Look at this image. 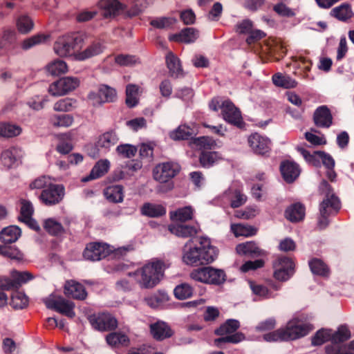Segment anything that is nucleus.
I'll list each match as a JSON object with an SVG mask.
<instances>
[{
    "label": "nucleus",
    "mask_w": 354,
    "mask_h": 354,
    "mask_svg": "<svg viewBox=\"0 0 354 354\" xmlns=\"http://www.w3.org/2000/svg\"><path fill=\"white\" fill-rule=\"evenodd\" d=\"M350 337L351 332L346 326H340L335 332H332V342L335 344L345 342Z\"/></svg>",
    "instance_id": "bf43d9fd"
},
{
    "label": "nucleus",
    "mask_w": 354,
    "mask_h": 354,
    "mask_svg": "<svg viewBox=\"0 0 354 354\" xmlns=\"http://www.w3.org/2000/svg\"><path fill=\"white\" fill-rule=\"evenodd\" d=\"M43 227L49 234L53 236H61L65 233L62 224L53 218L44 220Z\"/></svg>",
    "instance_id": "c9c22d12"
},
{
    "label": "nucleus",
    "mask_w": 354,
    "mask_h": 354,
    "mask_svg": "<svg viewBox=\"0 0 354 354\" xmlns=\"http://www.w3.org/2000/svg\"><path fill=\"white\" fill-rule=\"evenodd\" d=\"M0 254L17 263L24 260V254L15 247L0 245Z\"/></svg>",
    "instance_id": "ea45409f"
},
{
    "label": "nucleus",
    "mask_w": 354,
    "mask_h": 354,
    "mask_svg": "<svg viewBox=\"0 0 354 354\" xmlns=\"http://www.w3.org/2000/svg\"><path fill=\"white\" fill-rule=\"evenodd\" d=\"M21 131L22 129L19 125L7 122H0V138H14L20 135Z\"/></svg>",
    "instance_id": "2f4dec72"
},
{
    "label": "nucleus",
    "mask_w": 354,
    "mask_h": 354,
    "mask_svg": "<svg viewBox=\"0 0 354 354\" xmlns=\"http://www.w3.org/2000/svg\"><path fill=\"white\" fill-rule=\"evenodd\" d=\"M319 189L322 194H325V198L319 205L320 216L318 219V227L320 229L325 228L328 224V217L335 214L340 209V201L330 189V185L323 180L319 186Z\"/></svg>",
    "instance_id": "f03ea898"
},
{
    "label": "nucleus",
    "mask_w": 354,
    "mask_h": 354,
    "mask_svg": "<svg viewBox=\"0 0 354 354\" xmlns=\"http://www.w3.org/2000/svg\"><path fill=\"white\" fill-rule=\"evenodd\" d=\"M182 260L187 266H200L197 246L190 247L188 250H185L183 252Z\"/></svg>",
    "instance_id": "49530a36"
},
{
    "label": "nucleus",
    "mask_w": 354,
    "mask_h": 354,
    "mask_svg": "<svg viewBox=\"0 0 354 354\" xmlns=\"http://www.w3.org/2000/svg\"><path fill=\"white\" fill-rule=\"evenodd\" d=\"M175 22L176 19L173 17H162L152 19L150 24L154 28L164 29L171 27Z\"/></svg>",
    "instance_id": "774afa93"
},
{
    "label": "nucleus",
    "mask_w": 354,
    "mask_h": 354,
    "mask_svg": "<svg viewBox=\"0 0 354 354\" xmlns=\"http://www.w3.org/2000/svg\"><path fill=\"white\" fill-rule=\"evenodd\" d=\"M295 264L291 259L286 257L278 258L273 263V277L278 281H286L292 275Z\"/></svg>",
    "instance_id": "f8f14e48"
},
{
    "label": "nucleus",
    "mask_w": 354,
    "mask_h": 354,
    "mask_svg": "<svg viewBox=\"0 0 354 354\" xmlns=\"http://www.w3.org/2000/svg\"><path fill=\"white\" fill-rule=\"evenodd\" d=\"M194 209L190 205L176 209L169 212L170 219L176 223H185L193 219Z\"/></svg>",
    "instance_id": "b1692460"
},
{
    "label": "nucleus",
    "mask_w": 354,
    "mask_h": 354,
    "mask_svg": "<svg viewBox=\"0 0 354 354\" xmlns=\"http://www.w3.org/2000/svg\"><path fill=\"white\" fill-rule=\"evenodd\" d=\"M248 143L252 149L259 154H266L270 151V140L255 133L248 137Z\"/></svg>",
    "instance_id": "a211bd4d"
},
{
    "label": "nucleus",
    "mask_w": 354,
    "mask_h": 354,
    "mask_svg": "<svg viewBox=\"0 0 354 354\" xmlns=\"http://www.w3.org/2000/svg\"><path fill=\"white\" fill-rule=\"evenodd\" d=\"M308 264L311 272L314 274L322 277H328L329 275V268L322 259H313L309 261Z\"/></svg>",
    "instance_id": "a19ab883"
},
{
    "label": "nucleus",
    "mask_w": 354,
    "mask_h": 354,
    "mask_svg": "<svg viewBox=\"0 0 354 354\" xmlns=\"http://www.w3.org/2000/svg\"><path fill=\"white\" fill-rule=\"evenodd\" d=\"M192 279L207 284L220 285L225 281V273L221 269L203 267L192 270L189 274Z\"/></svg>",
    "instance_id": "423d86ee"
},
{
    "label": "nucleus",
    "mask_w": 354,
    "mask_h": 354,
    "mask_svg": "<svg viewBox=\"0 0 354 354\" xmlns=\"http://www.w3.org/2000/svg\"><path fill=\"white\" fill-rule=\"evenodd\" d=\"M138 86L136 84H128L126 88V104L131 108L138 103Z\"/></svg>",
    "instance_id": "5fc2aeb1"
},
{
    "label": "nucleus",
    "mask_w": 354,
    "mask_h": 354,
    "mask_svg": "<svg viewBox=\"0 0 354 354\" xmlns=\"http://www.w3.org/2000/svg\"><path fill=\"white\" fill-rule=\"evenodd\" d=\"M331 15L340 21H346L353 16V11L349 4L344 3L334 8L331 10Z\"/></svg>",
    "instance_id": "de8ad7c7"
},
{
    "label": "nucleus",
    "mask_w": 354,
    "mask_h": 354,
    "mask_svg": "<svg viewBox=\"0 0 354 354\" xmlns=\"http://www.w3.org/2000/svg\"><path fill=\"white\" fill-rule=\"evenodd\" d=\"M174 295L178 299H185L190 297L193 294V288L188 283L178 285L174 290Z\"/></svg>",
    "instance_id": "052dcab7"
},
{
    "label": "nucleus",
    "mask_w": 354,
    "mask_h": 354,
    "mask_svg": "<svg viewBox=\"0 0 354 354\" xmlns=\"http://www.w3.org/2000/svg\"><path fill=\"white\" fill-rule=\"evenodd\" d=\"M231 230L236 236H251L257 234V230L256 227L243 224H232L231 225Z\"/></svg>",
    "instance_id": "09e8293b"
},
{
    "label": "nucleus",
    "mask_w": 354,
    "mask_h": 354,
    "mask_svg": "<svg viewBox=\"0 0 354 354\" xmlns=\"http://www.w3.org/2000/svg\"><path fill=\"white\" fill-rule=\"evenodd\" d=\"M169 232L178 237L182 238H193L196 236L201 231L199 225H183L173 224L168 227Z\"/></svg>",
    "instance_id": "f3484780"
},
{
    "label": "nucleus",
    "mask_w": 354,
    "mask_h": 354,
    "mask_svg": "<svg viewBox=\"0 0 354 354\" xmlns=\"http://www.w3.org/2000/svg\"><path fill=\"white\" fill-rule=\"evenodd\" d=\"M138 149L136 146L129 144L120 145L116 148L118 153L124 158H131L134 157Z\"/></svg>",
    "instance_id": "338daca9"
},
{
    "label": "nucleus",
    "mask_w": 354,
    "mask_h": 354,
    "mask_svg": "<svg viewBox=\"0 0 354 354\" xmlns=\"http://www.w3.org/2000/svg\"><path fill=\"white\" fill-rule=\"evenodd\" d=\"M88 100L93 106H100L104 103L113 102L117 99V92L113 88L101 84L97 92H90L88 95Z\"/></svg>",
    "instance_id": "9b49d317"
},
{
    "label": "nucleus",
    "mask_w": 354,
    "mask_h": 354,
    "mask_svg": "<svg viewBox=\"0 0 354 354\" xmlns=\"http://www.w3.org/2000/svg\"><path fill=\"white\" fill-rule=\"evenodd\" d=\"M140 212L144 216L155 218L165 215L166 208L160 204L146 203L142 206Z\"/></svg>",
    "instance_id": "a878e982"
},
{
    "label": "nucleus",
    "mask_w": 354,
    "mask_h": 354,
    "mask_svg": "<svg viewBox=\"0 0 354 354\" xmlns=\"http://www.w3.org/2000/svg\"><path fill=\"white\" fill-rule=\"evenodd\" d=\"M283 328L286 341L295 340L308 335L313 328L297 318L290 320Z\"/></svg>",
    "instance_id": "0eeeda50"
},
{
    "label": "nucleus",
    "mask_w": 354,
    "mask_h": 354,
    "mask_svg": "<svg viewBox=\"0 0 354 354\" xmlns=\"http://www.w3.org/2000/svg\"><path fill=\"white\" fill-rule=\"evenodd\" d=\"M272 80L273 84L278 87L284 88H292L297 86V82L288 75H283L280 73L272 75Z\"/></svg>",
    "instance_id": "58836bf2"
},
{
    "label": "nucleus",
    "mask_w": 354,
    "mask_h": 354,
    "mask_svg": "<svg viewBox=\"0 0 354 354\" xmlns=\"http://www.w3.org/2000/svg\"><path fill=\"white\" fill-rule=\"evenodd\" d=\"M240 326L239 322L236 319H228L219 328L215 330L217 335H225L214 340L216 346L220 347L221 343L237 344L245 339V335L242 333H234Z\"/></svg>",
    "instance_id": "39448f33"
},
{
    "label": "nucleus",
    "mask_w": 354,
    "mask_h": 354,
    "mask_svg": "<svg viewBox=\"0 0 354 354\" xmlns=\"http://www.w3.org/2000/svg\"><path fill=\"white\" fill-rule=\"evenodd\" d=\"M73 122L74 118L69 114H55L50 118V123L55 128H68Z\"/></svg>",
    "instance_id": "e433bc0d"
},
{
    "label": "nucleus",
    "mask_w": 354,
    "mask_h": 354,
    "mask_svg": "<svg viewBox=\"0 0 354 354\" xmlns=\"http://www.w3.org/2000/svg\"><path fill=\"white\" fill-rule=\"evenodd\" d=\"M304 216L305 207L299 203L290 205L285 212V217L291 222L300 221Z\"/></svg>",
    "instance_id": "bb28decb"
},
{
    "label": "nucleus",
    "mask_w": 354,
    "mask_h": 354,
    "mask_svg": "<svg viewBox=\"0 0 354 354\" xmlns=\"http://www.w3.org/2000/svg\"><path fill=\"white\" fill-rule=\"evenodd\" d=\"M57 138L59 140V143L57 145V151L62 154H68L73 149L71 143L64 142L65 139H69L70 135L68 133H61L57 135Z\"/></svg>",
    "instance_id": "69168bd1"
},
{
    "label": "nucleus",
    "mask_w": 354,
    "mask_h": 354,
    "mask_svg": "<svg viewBox=\"0 0 354 354\" xmlns=\"http://www.w3.org/2000/svg\"><path fill=\"white\" fill-rule=\"evenodd\" d=\"M11 275L14 278V283L15 288H19L21 284L26 283L29 280L33 279V276L28 272H19L17 270H12Z\"/></svg>",
    "instance_id": "e2e57ef3"
},
{
    "label": "nucleus",
    "mask_w": 354,
    "mask_h": 354,
    "mask_svg": "<svg viewBox=\"0 0 354 354\" xmlns=\"http://www.w3.org/2000/svg\"><path fill=\"white\" fill-rule=\"evenodd\" d=\"M166 64L171 76L178 77L183 75L180 59L171 51L166 55Z\"/></svg>",
    "instance_id": "c756f323"
},
{
    "label": "nucleus",
    "mask_w": 354,
    "mask_h": 354,
    "mask_svg": "<svg viewBox=\"0 0 354 354\" xmlns=\"http://www.w3.org/2000/svg\"><path fill=\"white\" fill-rule=\"evenodd\" d=\"M110 168V162L107 159L98 160L92 168L89 175L85 178L84 180H91L99 178L104 176Z\"/></svg>",
    "instance_id": "393cba45"
},
{
    "label": "nucleus",
    "mask_w": 354,
    "mask_h": 354,
    "mask_svg": "<svg viewBox=\"0 0 354 354\" xmlns=\"http://www.w3.org/2000/svg\"><path fill=\"white\" fill-rule=\"evenodd\" d=\"M28 304V298L21 292L15 293L10 301V306L15 309H22Z\"/></svg>",
    "instance_id": "0e129e2a"
},
{
    "label": "nucleus",
    "mask_w": 354,
    "mask_h": 354,
    "mask_svg": "<svg viewBox=\"0 0 354 354\" xmlns=\"http://www.w3.org/2000/svg\"><path fill=\"white\" fill-rule=\"evenodd\" d=\"M106 198L112 203H121L123 201V187L121 185H111L104 191Z\"/></svg>",
    "instance_id": "f704fd0d"
},
{
    "label": "nucleus",
    "mask_w": 354,
    "mask_h": 354,
    "mask_svg": "<svg viewBox=\"0 0 354 354\" xmlns=\"http://www.w3.org/2000/svg\"><path fill=\"white\" fill-rule=\"evenodd\" d=\"M192 135V129L187 125H180L169 133V137L174 140H187Z\"/></svg>",
    "instance_id": "603ef678"
},
{
    "label": "nucleus",
    "mask_w": 354,
    "mask_h": 354,
    "mask_svg": "<svg viewBox=\"0 0 354 354\" xmlns=\"http://www.w3.org/2000/svg\"><path fill=\"white\" fill-rule=\"evenodd\" d=\"M84 42V35L80 32H71L59 37L54 44L53 49L59 57H68L77 53Z\"/></svg>",
    "instance_id": "7ed1b4c3"
},
{
    "label": "nucleus",
    "mask_w": 354,
    "mask_h": 354,
    "mask_svg": "<svg viewBox=\"0 0 354 354\" xmlns=\"http://www.w3.org/2000/svg\"><path fill=\"white\" fill-rule=\"evenodd\" d=\"M17 149L12 148L2 152L0 158V165L6 169L12 167L17 161Z\"/></svg>",
    "instance_id": "a18cd8bd"
},
{
    "label": "nucleus",
    "mask_w": 354,
    "mask_h": 354,
    "mask_svg": "<svg viewBox=\"0 0 354 354\" xmlns=\"http://www.w3.org/2000/svg\"><path fill=\"white\" fill-rule=\"evenodd\" d=\"M118 141V138L116 133L113 131H107L99 137L97 145L102 148L106 149H110L114 146Z\"/></svg>",
    "instance_id": "c03bdc74"
},
{
    "label": "nucleus",
    "mask_w": 354,
    "mask_h": 354,
    "mask_svg": "<svg viewBox=\"0 0 354 354\" xmlns=\"http://www.w3.org/2000/svg\"><path fill=\"white\" fill-rule=\"evenodd\" d=\"M168 300L169 296L167 293L164 291H158L157 292L144 299V301L146 304L153 308L158 307L160 305Z\"/></svg>",
    "instance_id": "79ce46f5"
},
{
    "label": "nucleus",
    "mask_w": 354,
    "mask_h": 354,
    "mask_svg": "<svg viewBox=\"0 0 354 354\" xmlns=\"http://www.w3.org/2000/svg\"><path fill=\"white\" fill-rule=\"evenodd\" d=\"M50 36L44 34H37L23 41L21 47L24 50H28L36 45L45 43Z\"/></svg>",
    "instance_id": "864d4df0"
},
{
    "label": "nucleus",
    "mask_w": 354,
    "mask_h": 354,
    "mask_svg": "<svg viewBox=\"0 0 354 354\" xmlns=\"http://www.w3.org/2000/svg\"><path fill=\"white\" fill-rule=\"evenodd\" d=\"M199 246H197V254L200 266L212 263L218 257V251L212 245L211 241L206 236L198 238Z\"/></svg>",
    "instance_id": "9d476101"
},
{
    "label": "nucleus",
    "mask_w": 354,
    "mask_h": 354,
    "mask_svg": "<svg viewBox=\"0 0 354 354\" xmlns=\"http://www.w3.org/2000/svg\"><path fill=\"white\" fill-rule=\"evenodd\" d=\"M315 124L321 128H328L333 123V116L326 106H319L314 112Z\"/></svg>",
    "instance_id": "412c9836"
},
{
    "label": "nucleus",
    "mask_w": 354,
    "mask_h": 354,
    "mask_svg": "<svg viewBox=\"0 0 354 354\" xmlns=\"http://www.w3.org/2000/svg\"><path fill=\"white\" fill-rule=\"evenodd\" d=\"M107 344L111 346H128L129 339L127 335L121 332L111 333L106 337Z\"/></svg>",
    "instance_id": "4c0bfd02"
},
{
    "label": "nucleus",
    "mask_w": 354,
    "mask_h": 354,
    "mask_svg": "<svg viewBox=\"0 0 354 354\" xmlns=\"http://www.w3.org/2000/svg\"><path fill=\"white\" fill-rule=\"evenodd\" d=\"M46 69L52 75L58 76L68 71V66L65 62L56 59L49 63Z\"/></svg>",
    "instance_id": "8fccbe9b"
},
{
    "label": "nucleus",
    "mask_w": 354,
    "mask_h": 354,
    "mask_svg": "<svg viewBox=\"0 0 354 354\" xmlns=\"http://www.w3.org/2000/svg\"><path fill=\"white\" fill-rule=\"evenodd\" d=\"M250 287L252 292L264 299L274 298L275 295L272 294L270 290L265 286L250 281Z\"/></svg>",
    "instance_id": "13d9d810"
},
{
    "label": "nucleus",
    "mask_w": 354,
    "mask_h": 354,
    "mask_svg": "<svg viewBox=\"0 0 354 354\" xmlns=\"http://www.w3.org/2000/svg\"><path fill=\"white\" fill-rule=\"evenodd\" d=\"M194 144L201 152L214 149L216 147V140L209 136L197 138L194 140Z\"/></svg>",
    "instance_id": "3c124183"
},
{
    "label": "nucleus",
    "mask_w": 354,
    "mask_h": 354,
    "mask_svg": "<svg viewBox=\"0 0 354 354\" xmlns=\"http://www.w3.org/2000/svg\"><path fill=\"white\" fill-rule=\"evenodd\" d=\"M280 171L284 180L288 183L294 182L301 172L299 166L296 162L288 160L281 162Z\"/></svg>",
    "instance_id": "4be33fe9"
},
{
    "label": "nucleus",
    "mask_w": 354,
    "mask_h": 354,
    "mask_svg": "<svg viewBox=\"0 0 354 354\" xmlns=\"http://www.w3.org/2000/svg\"><path fill=\"white\" fill-rule=\"evenodd\" d=\"M34 26L32 20L26 15L19 17L17 20V28L19 32L26 34L29 32Z\"/></svg>",
    "instance_id": "680f3d73"
},
{
    "label": "nucleus",
    "mask_w": 354,
    "mask_h": 354,
    "mask_svg": "<svg viewBox=\"0 0 354 354\" xmlns=\"http://www.w3.org/2000/svg\"><path fill=\"white\" fill-rule=\"evenodd\" d=\"M180 169V165L176 162H160L156 165L152 170L153 178L161 184L167 183L165 191H169L174 188L171 179L179 174Z\"/></svg>",
    "instance_id": "20e7f679"
},
{
    "label": "nucleus",
    "mask_w": 354,
    "mask_h": 354,
    "mask_svg": "<svg viewBox=\"0 0 354 354\" xmlns=\"http://www.w3.org/2000/svg\"><path fill=\"white\" fill-rule=\"evenodd\" d=\"M225 196L230 201L232 208H237L244 205L247 201V196L242 190L238 188L230 187L225 192Z\"/></svg>",
    "instance_id": "5701e85b"
},
{
    "label": "nucleus",
    "mask_w": 354,
    "mask_h": 354,
    "mask_svg": "<svg viewBox=\"0 0 354 354\" xmlns=\"http://www.w3.org/2000/svg\"><path fill=\"white\" fill-rule=\"evenodd\" d=\"M65 196L63 185L49 184L43 189L39 196L40 201L46 206H53L62 201Z\"/></svg>",
    "instance_id": "6e6552de"
},
{
    "label": "nucleus",
    "mask_w": 354,
    "mask_h": 354,
    "mask_svg": "<svg viewBox=\"0 0 354 354\" xmlns=\"http://www.w3.org/2000/svg\"><path fill=\"white\" fill-rule=\"evenodd\" d=\"M328 341L332 342V330L321 329L313 337L312 344L314 346H320Z\"/></svg>",
    "instance_id": "4d7b16f0"
},
{
    "label": "nucleus",
    "mask_w": 354,
    "mask_h": 354,
    "mask_svg": "<svg viewBox=\"0 0 354 354\" xmlns=\"http://www.w3.org/2000/svg\"><path fill=\"white\" fill-rule=\"evenodd\" d=\"M44 302L46 306L49 309L55 310L70 318H73L75 316L74 311L75 304L62 297H55V296L51 295L45 298Z\"/></svg>",
    "instance_id": "1a4fd4ad"
},
{
    "label": "nucleus",
    "mask_w": 354,
    "mask_h": 354,
    "mask_svg": "<svg viewBox=\"0 0 354 354\" xmlns=\"http://www.w3.org/2000/svg\"><path fill=\"white\" fill-rule=\"evenodd\" d=\"M88 320L91 326L100 331L113 330L118 327L117 319L109 313L91 315Z\"/></svg>",
    "instance_id": "ddd939ff"
},
{
    "label": "nucleus",
    "mask_w": 354,
    "mask_h": 354,
    "mask_svg": "<svg viewBox=\"0 0 354 354\" xmlns=\"http://www.w3.org/2000/svg\"><path fill=\"white\" fill-rule=\"evenodd\" d=\"M16 39L17 35L14 30L8 28L3 29L0 39V48L4 50H9L14 48Z\"/></svg>",
    "instance_id": "c85d7f7f"
},
{
    "label": "nucleus",
    "mask_w": 354,
    "mask_h": 354,
    "mask_svg": "<svg viewBox=\"0 0 354 354\" xmlns=\"http://www.w3.org/2000/svg\"><path fill=\"white\" fill-rule=\"evenodd\" d=\"M198 37V32L193 28H187L178 35H174L171 39L186 44L194 42Z\"/></svg>",
    "instance_id": "72a5a7b5"
},
{
    "label": "nucleus",
    "mask_w": 354,
    "mask_h": 354,
    "mask_svg": "<svg viewBox=\"0 0 354 354\" xmlns=\"http://www.w3.org/2000/svg\"><path fill=\"white\" fill-rule=\"evenodd\" d=\"M64 293L67 297L77 300H84L87 297L85 287L75 280H68L65 282Z\"/></svg>",
    "instance_id": "dca6fc26"
},
{
    "label": "nucleus",
    "mask_w": 354,
    "mask_h": 354,
    "mask_svg": "<svg viewBox=\"0 0 354 354\" xmlns=\"http://www.w3.org/2000/svg\"><path fill=\"white\" fill-rule=\"evenodd\" d=\"M103 51V46L99 42H94L88 46L84 50L78 52L75 55V59L84 61L93 56L100 54Z\"/></svg>",
    "instance_id": "7c9ffc66"
},
{
    "label": "nucleus",
    "mask_w": 354,
    "mask_h": 354,
    "mask_svg": "<svg viewBox=\"0 0 354 354\" xmlns=\"http://www.w3.org/2000/svg\"><path fill=\"white\" fill-rule=\"evenodd\" d=\"M149 329L151 335L157 341H162L174 335L171 327L163 321H158L150 324Z\"/></svg>",
    "instance_id": "6ab92c4d"
},
{
    "label": "nucleus",
    "mask_w": 354,
    "mask_h": 354,
    "mask_svg": "<svg viewBox=\"0 0 354 354\" xmlns=\"http://www.w3.org/2000/svg\"><path fill=\"white\" fill-rule=\"evenodd\" d=\"M167 268L163 261L155 259L128 275L133 277L141 288L150 289L160 282Z\"/></svg>",
    "instance_id": "f257e3e1"
},
{
    "label": "nucleus",
    "mask_w": 354,
    "mask_h": 354,
    "mask_svg": "<svg viewBox=\"0 0 354 354\" xmlns=\"http://www.w3.org/2000/svg\"><path fill=\"white\" fill-rule=\"evenodd\" d=\"M21 235V230L14 225L3 228L0 232V239L4 243L15 242Z\"/></svg>",
    "instance_id": "473e14b6"
},
{
    "label": "nucleus",
    "mask_w": 354,
    "mask_h": 354,
    "mask_svg": "<svg viewBox=\"0 0 354 354\" xmlns=\"http://www.w3.org/2000/svg\"><path fill=\"white\" fill-rule=\"evenodd\" d=\"M102 11V16L106 18H114L122 13L126 6L118 0H99L97 4Z\"/></svg>",
    "instance_id": "2eb2a0df"
},
{
    "label": "nucleus",
    "mask_w": 354,
    "mask_h": 354,
    "mask_svg": "<svg viewBox=\"0 0 354 354\" xmlns=\"http://www.w3.org/2000/svg\"><path fill=\"white\" fill-rule=\"evenodd\" d=\"M109 245L104 243L92 242L86 245L83 257L86 260L95 261L105 258L109 254Z\"/></svg>",
    "instance_id": "4468645a"
},
{
    "label": "nucleus",
    "mask_w": 354,
    "mask_h": 354,
    "mask_svg": "<svg viewBox=\"0 0 354 354\" xmlns=\"http://www.w3.org/2000/svg\"><path fill=\"white\" fill-rule=\"evenodd\" d=\"M221 109L223 118L225 121L232 124L239 122L241 118V112L232 102L230 100L223 102Z\"/></svg>",
    "instance_id": "aec40b11"
},
{
    "label": "nucleus",
    "mask_w": 354,
    "mask_h": 354,
    "mask_svg": "<svg viewBox=\"0 0 354 354\" xmlns=\"http://www.w3.org/2000/svg\"><path fill=\"white\" fill-rule=\"evenodd\" d=\"M221 159V156L217 151H202L199 156L201 165L206 168L212 167Z\"/></svg>",
    "instance_id": "37998d69"
},
{
    "label": "nucleus",
    "mask_w": 354,
    "mask_h": 354,
    "mask_svg": "<svg viewBox=\"0 0 354 354\" xmlns=\"http://www.w3.org/2000/svg\"><path fill=\"white\" fill-rule=\"evenodd\" d=\"M236 251L241 255L261 256L263 254L262 250L254 241H247L238 244L236 247Z\"/></svg>",
    "instance_id": "cd10ccee"
},
{
    "label": "nucleus",
    "mask_w": 354,
    "mask_h": 354,
    "mask_svg": "<svg viewBox=\"0 0 354 354\" xmlns=\"http://www.w3.org/2000/svg\"><path fill=\"white\" fill-rule=\"evenodd\" d=\"M76 104V100L72 98H64L56 102L53 105V109L58 112L71 111Z\"/></svg>",
    "instance_id": "6e6d98bb"
}]
</instances>
